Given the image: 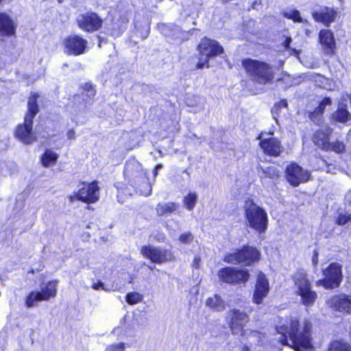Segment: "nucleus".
<instances>
[{"mask_svg":"<svg viewBox=\"0 0 351 351\" xmlns=\"http://www.w3.org/2000/svg\"><path fill=\"white\" fill-rule=\"evenodd\" d=\"M311 323L304 320L301 326L296 317H290L281 322L276 327L280 335L279 342L283 346H289L297 351H313L311 343Z\"/></svg>","mask_w":351,"mask_h":351,"instance_id":"f257e3e1","label":"nucleus"},{"mask_svg":"<svg viewBox=\"0 0 351 351\" xmlns=\"http://www.w3.org/2000/svg\"><path fill=\"white\" fill-rule=\"evenodd\" d=\"M37 93L32 94L27 103L28 111L25 117V121L23 125H19L16 130L15 135L16 138L25 144H30L36 140L32 132L33 119L38 112V106L37 104Z\"/></svg>","mask_w":351,"mask_h":351,"instance_id":"f03ea898","label":"nucleus"},{"mask_svg":"<svg viewBox=\"0 0 351 351\" xmlns=\"http://www.w3.org/2000/svg\"><path fill=\"white\" fill-rule=\"evenodd\" d=\"M244 210L247 226L260 235L265 233L268 226L267 212L252 199L245 202Z\"/></svg>","mask_w":351,"mask_h":351,"instance_id":"7ed1b4c3","label":"nucleus"},{"mask_svg":"<svg viewBox=\"0 0 351 351\" xmlns=\"http://www.w3.org/2000/svg\"><path fill=\"white\" fill-rule=\"evenodd\" d=\"M124 173L126 176H132L130 181L140 195L148 196L152 193V186L148 182L146 172L143 169L142 165L137 161L128 162L125 165Z\"/></svg>","mask_w":351,"mask_h":351,"instance_id":"20e7f679","label":"nucleus"},{"mask_svg":"<svg viewBox=\"0 0 351 351\" xmlns=\"http://www.w3.org/2000/svg\"><path fill=\"white\" fill-rule=\"evenodd\" d=\"M242 65L254 81L266 84L274 78L271 67L267 63L252 59H245Z\"/></svg>","mask_w":351,"mask_h":351,"instance_id":"39448f33","label":"nucleus"},{"mask_svg":"<svg viewBox=\"0 0 351 351\" xmlns=\"http://www.w3.org/2000/svg\"><path fill=\"white\" fill-rule=\"evenodd\" d=\"M297 293L301 297L302 303L307 306H311L317 298V293L311 289L307 274L304 271H300L294 277Z\"/></svg>","mask_w":351,"mask_h":351,"instance_id":"423d86ee","label":"nucleus"},{"mask_svg":"<svg viewBox=\"0 0 351 351\" xmlns=\"http://www.w3.org/2000/svg\"><path fill=\"white\" fill-rule=\"evenodd\" d=\"M260 252L254 247L245 246L242 249L236 250L224 257V261L231 264L244 263L246 265L257 261L260 258Z\"/></svg>","mask_w":351,"mask_h":351,"instance_id":"0eeeda50","label":"nucleus"},{"mask_svg":"<svg viewBox=\"0 0 351 351\" xmlns=\"http://www.w3.org/2000/svg\"><path fill=\"white\" fill-rule=\"evenodd\" d=\"M198 49L202 57L197 64V69L208 66V58L223 52V48L218 42L207 38H203L198 45Z\"/></svg>","mask_w":351,"mask_h":351,"instance_id":"6e6552de","label":"nucleus"},{"mask_svg":"<svg viewBox=\"0 0 351 351\" xmlns=\"http://www.w3.org/2000/svg\"><path fill=\"white\" fill-rule=\"evenodd\" d=\"M57 282L50 281L45 285H42L40 291H31L25 298V306L31 308L37 304L38 302L48 300L56 295Z\"/></svg>","mask_w":351,"mask_h":351,"instance_id":"1a4fd4ad","label":"nucleus"},{"mask_svg":"<svg viewBox=\"0 0 351 351\" xmlns=\"http://www.w3.org/2000/svg\"><path fill=\"white\" fill-rule=\"evenodd\" d=\"M325 278L319 280L318 285L323 286L326 289H335L338 287L342 280L341 266L337 263H331L323 271Z\"/></svg>","mask_w":351,"mask_h":351,"instance_id":"9d476101","label":"nucleus"},{"mask_svg":"<svg viewBox=\"0 0 351 351\" xmlns=\"http://www.w3.org/2000/svg\"><path fill=\"white\" fill-rule=\"evenodd\" d=\"M217 275L220 281L228 284L245 283L250 278L247 270L231 267L219 269Z\"/></svg>","mask_w":351,"mask_h":351,"instance_id":"9b49d317","label":"nucleus"},{"mask_svg":"<svg viewBox=\"0 0 351 351\" xmlns=\"http://www.w3.org/2000/svg\"><path fill=\"white\" fill-rule=\"evenodd\" d=\"M76 22L81 29L87 32L99 30L103 24L102 19L93 12H86L78 14L76 17Z\"/></svg>","mask_w":351,"mask_h":351,"instance_id":"f8f14e48","label":"nucleus"},{"mask_svg":"<svg viewBox=\"0 0 351 351\" xmlns=\"http://www.w3.org/2000/svg\"><path fill=\"white\" fill-rule=\"evenodd\" d=\"M99 188L96 181L84 184L75 195L70 197L71 201L73 202L74 199H77L88 204L95 203L99 197Z\"/></svg>","mask_w":351,"mask_h":351,"instance_id":"ddd939ff","label":"nucleus"},{"mask_svg":"<svg viewBox=\"0 0 351 351\" xmlns=\"http://www.w3.org/2000/svg\"><path fill=\"white\" fill-rule=\"evenodd\" d=\"M285 176L291 185L298 186L302 182L309 180L310 173L298 164L293 162L287 167Z\"/></svg>","mask_w":351,"mask_h":351,"instance_id":"4468645a","label":"nucleus"},{"mask_svg":"<svg viewBox=\"0 0 351 351\" xmlns=\"http://www.w3.org/2000/svg\"><path fill=\"white\" fill-rule=\"evenodd\" d=\"M143 256L149 258L155 263H162L171 260L172 254L171 251L162 247L152 245H144L141 250Z\"/></svg>","mask_w":351,"mask_h":351,"instance_id":"2eb2a0df","label":"nucleus"},{"mask_svg":"<svg viewBox=\"0 0 351 351\" xmlns=\"http://www.w3.org/2000/svg\"><path fill=\"white\" fill-rule=\"evenodd\" d=\"M311 14L315 21L329 27L335 21L337 11L333 8L318 5L313 10Z\"/></svg>","mask_w":351,"mask_h":351,"instance_id":"dca6fc26","label":"nucleus"},{"mask_svg":"<svg viewBox=\"0 0 351 351\" xmlns=\"http://www.w3.org/2000/svg\"><path fill=\"white\" fill-rule=\"evenodd\" d=\"M63 44L65 52L74 56L84 53L87 47L86 40L77 35L68 36L64 40Z\"/></svg>","mask_w":351,"mask_h":351,"instance_id":"f3484780","label":"nucleus"},{"mask_svg":"<svg viewBox=\"0 0 351 351\" xmlns=\"http://www.w3.org/2000/svg\"><path fill=\"white\" fill-rule=\"evenodd\" d=\"M269 291V285L265 275L262 272L257 276L256 283L253 293V302L256 304L263 302L265 298L267 297Z\"/></svg>","mask_w":351,"mask_h":351,"instance_id":"a211bd4d","label":"nucleus"},{"mask_svg":"<svg viewBox=\"0 0 351 351\" xmlns=\"http://www.w3.org/2000/svg\"><path fill=\"white\" fill-rule=\"evenodd\" d=\"M259 145L267 155L277 157L283 152L281 141L275 137L261 139Z\"/></svg>","mask_w":351,"mask_h":351,"instance_id":"6ab92c4d","label":"nucleus"},{"mask_svg":"<svg viewBox=\"0 0 351 351\" xmlns=\"http://www.w3.org/2000/svg\"><path fill=\"white\" fill-rule=\"evenodd\" d=\"M319 40L325 53L331 55L334 53L336 42L334 34L330 29H321L319 33Z\"/></svg>","mask_w":351,"mask_h":351,"instance_id":"aec40b11","label":"nucleus"},{"mask_svg":"<svg viewBox=\"0 0 351 351\" xmlns=\"http://www.w3.org/2000/svg\"><path fill=\"white\" fill-rule=\"evenodd\" d=\"M329 303L336 311L351 313V295L341 294L332 297Z\"/></svg>","mask_w":351,"mask_h":351,"instance_id":"412c9836","label":"nucleus"},{"mask_svg":"<svg viewBox=\"0 0 351 351\" xmlns=\"http://www.w3.org/2000/svg\"><path fill=\"white\" fill-rule=\"evenodd\" d=\"M230 328L234 334H238L241 332L243 326L248 322L247 315L239 310H233L231 313Z\"/></svg>","mask_w":351,"mask_h":351,"instance_id":"4be33fe9","label":"nucleus"},{"mask_svg":"<svg viewBox=\"0 0 351 351\" xmlns=\"http://www.w3.org/2000/svg\"><path fill=\"white\" fill-rule=\"evenodd\" d=\"M348 97L346 94L343 95L341 100L339 101L337 110L332 114L334 121L346 123L350 119V113L348 110L347 104L346 103Z\"/></svg>","mask_w":351,"mask_h":351,"instance_id":"5701e85b","label":"nucleus"},{"mask_svg":"<svg viewBox=\"0 0 351 351\" xmlns=\"http://www.w3.org/2000/svg\"><path fill=\"white\" fill-rule=\"evenodd\" d=\"M332 132V129L327 127L324 130L317 131L313 137L314 143L322 149L329 146V136Z\"/></svg>","mask_w":351,"mask_h":351,"instance_id":"b1692460","label":"nucleus"},{"mask_svg":"<svg viewBox=\"0 0 351 351\" xmlns=\"http://www.w3.org/2000/svg\"><path fill=\"white\" fill-rule=\"evenodd\" d=\"M206 306L215 312H221L226 309V304L218 294L209 297L205 302Z\"/></svg>","mask_w":351,"mask_h":351,"instance_id":"393cba45","label":"nucleus"},{"mask_svg":"<svg viewBox=\"0 0 351 351\" xmlns=\"http://www.w3.org/2000/svg\"><path fill=\"white\" fill-rule=\"evenodd\" d=\"M15 32L13 21L5 14L0 13V34L2 35H12Z\"/></svg>","mask_w":351,"mask_h":351,"instance_id":"a878e982","label":"nucleus"},{"mask_svg":"<svg viewBox=\"0 0 351 351\" xmlns=\"http://www.w3.org/2000/svg\"><path fill=\"white\" fill-rule=\"evenodd\" d=\"M95 95V90L94 89L92 84L86 83L83 87V91L81 96L76 95L74 97V99L77 101L82 99L84 103L83 108H86L87 104L90 103V100L94 97Z\"/></svg>","mask_w":351,"mask_h":351,"instance_id":"bb28decb","label":"nucleus"},{"mask_svg":"<svg viewBox=\"0 0 351 351\" xmlns=\"http://www.w3.org/2000/svg\"><path fill=\"white\" fill-rule=\"evenodd\" d=\"M178 206L175 202L159 203L156 206V213L158 216L169 215L176 211Z\"/></svg>","mask_w":351,"mask_h":351,"instance_id":"cd10ccee","label":"nucleus"},{"mask_svg":"<svg viewBox=\"0 0 351 351\" xmlns=\"http://www.w3.org/2000/svg\"><path fill=\"white\" fill-rule=\"evenodd\" d=\"M58 158V154L51 149H47L41 156V163L45 167L54 165Z\"/></svg>","mask_w":351,"mask_h":351,"instance_id":"c85d7f7f","label":"nucleus"},{"mask_svg":"<svg viewBox=\"0 0 351 351\" xmlns=\"http://www.w3.org/2000/svg\"><path fill=\"white\" fill-rule=\"evenodd\" d=\"M158 28L166 37H174L179 32L180 28L174 24H159Z\"/></svg>","mask_w":351,"mask_h":351,"instance_id":"c756f323","label":"nucleus"},{"mask_svg":"<svg viewBox=\"0 0 351 351\" xmlns=\"http://www.w3.org/2000/svg\"><path fill=\"white\" fill-rule=\"evenodd\" d=\"M283 16L292 20L295 23H306L307 21L303 19L300 16V12L295 9H287L282 12Z\"/></svg>","mask_w":351,"mask_h":351,"instance_id":"7c9ffc66","label":"nucleus"},{"mask_svg":"<svg viewBox=\"0 0 351 351\" xmlns=\"http://www.w3.org/2000/svg\"><path fill=\"white\" fill-rule=\"evenodd\" d=\"M197 198L198 195L196 192H190L184 197L183 202L187 210H193L196 205Z\"/></svg>","mask_w":351,"mask_h":351,"instance_id":"2f4dec72","label":"nucleus"},{"mask_svg":"<svg viewBox=\"0 0 351 351\" xmlns=\"http://www.w3.org/2000/svg\"><path fill=\"white\" fill-rule=\"evenodd\" d=\"M330 351H351V346L341 341H335L330 345Z\"/></svg>","mask_w":351,"mask_h":351,"instance_id":"473e14b6","label":"nucleus"},{"mask_svg":"<svg viewBox=\"0 0 351 351\" xmlns=\"http://www.w3.org/2000/svg\"><path fill=\"white\" fill-rule=\"evenodd\" d=\"M143 300V295L138 292L133 291L128 293L125 296L126 302L130 304H136Z\"/></svg>","mask_w":351,"mask_h":351,"instance_id":"72a5a7b5","label":"nucleus"},{"mask_svg":"<svg viewBox=\"0 0 351 351\" xmlns=\"http://www.w3.org/2000/svg\"><path fill=\"white\" fill-rule=\"evenodd\" d=\"M324 150H332L336 153H341L345 150V145L339 141H335L334 143H329V146L325 148Z\"/></svg>","mask_w":351,"mask_h":351,"instance_id":"f704fd0d","label":"nucleus"},{"mask_svg":"<svg viewBox=\"0 0 351 351\" xmlns=\"http://www.w3.org/2000/svg\"><path fill=\"white\" fill-rule=\"evenodd\" d=\"M331 104L332 100L330 97H326L322 99L319 106L315 110H317V112H318V113H321L323 115L326 107L327 106L331 105Z\"/></svg>","mask_w":351,"mask_h":351,"instance_id":"c9c22d12","label":"nucleus"},{"mask_svg":"<svg viewBox=\"0 0 351 351\" xmlns=\"http://www.w3.org/2000/svg\"><path fill=\"white\" fill-rule=\"evenodd\" d=\"M348 222H351V215L350 214H339L336 219V223L342 226Z\"/></svg>","mask_w":351,"mask_h":351,"instance_id":"e433bc0d","label":"nucleus"},{"mask_svg":"<svg viewBox=\"0 0 351 351\" xmlns=\"http://www.w3.org/2000/svg\"><path fill=\"white\" fill-rule=\"evenodd\" d=\"M193 239L194 237L191 232H185L180 236L179 241L182 244H190Z\"/></svg>","mask_w":351,"mask_h":351,"instance_id":"4c0bfd02","label":"nucleus"},{"mask_svg":"<svg viewBox=\"0 0 351 351\" xmlns=\"http://www.w3.org/2000/svg\"><path fill=\"white\" fill-rule=\"evenodd\" d=\"M124 343H117L111 344L106 347L105 351H125Z\"/></svg>","mask_w":351,"mask_h":351,"instance_id":"58836bf2","label":"nucleus"},{"mask_svg":"<svg viewBox=\"0 0 351 351\" xmlns=\"http://www.w3.org/2000/svg\"><path fill=\"white\" fill-rule=\"evenodd\" d=\"M317 110H315L313 112L310 113V119L315 123L316 125H319L322 122L323 115L321 113H316Z\"/></svg>","mask_w":351,"mask_h":351,"instance_id":"ea45409f","label":"nucleus"},{"mask_svg":"<svg viewBox=\"0 0 351 351\" xmlns=\"http://www.w3.org/2000/svg\"><path fill=\"white\" fill-rule=\"evenodd\" d=\"M263 173H265V177L274 178L277 175L276 172V169L274 167H269L266 169H262Z\"/></svg>","mask_w":351,"mask_h":351,"instance_id":"a19ab883","label":"nucleus"},{"mask_svg":"<svg viewBox=\"0 0 351 351\" xmlns=\"http://www.w3.org/2000/svg\"><path fill=\"white\" fill-rule=\"evenodd\" d=\"M92 288L95 290H104L106 291H110V289H107L105 285L100 280H98L97 282H95L92 285Z\"/></svg>","mask_w":351,"mask_h":351,"instance_id":"79ce46f5","label":"nucleus"},{"mask_svg":"<svg viewBox=\"0 0 351 351\" xmlns=\"http://www.w3.org/2000/svg\"><path fill=\"white\" fill-rule=\"evenodd\" d=\"M128 20L126 19L125 21H123V24L119 27V31L117 30H112L111 32V35L114 37H118L120 36L121 33L126 28V23H128Z\"/></svg>","mask_w":351,"mask_h":351,"instance_id":"37998d69","label":"nucleus"},{"mask_svg":"<svg viewBox=\"0 0 351 351\" xmlns=\"http://www.w3.org/2000/svg\"><path fill=\"white\" fill-rule=\"evenodd\" d=\"M291 40L292 39L291 37H287L285 41L282 43V45L286 49H290V44L291 43Z\"/></svg>","mask_w":351,"mask_h":351,"instance_id":"c03bdc74","label":"nucleus"},{"mask_svg":"<svg viewBox=\"0 0 351 351\" xmlns=\"http://www.w3.org/2000/svg\"><path fill=\"white\" fill-rule=\"evenodd\" d=\"M312 263L314 266H316L318 263V254L315 251L312 258Z\"/></svg>","mask_w":351,"mask_h":351,"instance_id":"a18cd8bd","label":"nucleus"},{"mask_svg":"<svg viewBox=\"0 0 351 351\" xmlns=\"http://www.w3.org/2000/svg\"><path fill=\"white\" fill-rule=\"evenodd\" d=\"M75 132L73 130H70L67 132V137L69 139H74L75 138Z\"/></svg>","mask_w":351,"mask_h":351,"instance_id":"49530a36","label":"nucleus"},{"mask_svg":"<svg viewBox=\"0 0 351 351\" xmlns=\"http://www.w3.org/2000/svg\"><path fill=\"white\" fill-rule=\"evenodd\" d=\"M199 262L200 258L198 256H195L193 260V267L196 269L198 268Z\"/></svg>","mask_w":351,"mask_h":351,"instance_id":"de8ad7c7","label":"nucleus"},{"mask_svg":"<svg viewBox=\"0 0 351 351\" xmlns=\"http://www.w3.org/2000/svg\"><path fill=\"white\" fill-rule=\"evenodd\" d=\"M278 106H279V107L287 108L288 106V104H287V101L285 99H284L279 102Z\"/></svg>","mask_w":351,"mask_h":351,"instance_id":"09e8293b","label":"nucleus"},{"mask_svg":"<svg viewBox=\"0 0 351 351\" xmlns=\"http://www.w3.org/2000/svg\"><path fill=\"white\" fill-rule=\"evenodd\" d=\"M346 199L351 203V190L346 194Z\"/></svg>","mask_w":351,"mask_h":351,"instance_id":"8fccbe9b","label":"nucleus"},{"mask_svg":"<svg viewBox=\"0 0 351 351\" xmlns=\"http://www.w3.org/2000/svg\"><path fill=\"white\" fill-rule=\"evenodd\" d=\"M242 351H250V348L247 346L244 345L242 348Z\"/></svg>","mask_w":351,"mask_h":351,"instance_id":"3c124183","label":"nucleus"},{"mask_svg":"<svg viewBox=\"0 0 351 351\" xmlns=\"http://www.w3.org/2000/svg\"><path fill=\"white\" fill-rule=\"evenodd\" d=\"M162 168V165H161V164H158V165H157L156 166L155 169L158 170V171H159V170H160Z\"/></svg>","mask_w":351,"mask_h":351,"instance_id":"603ef678","label":"nucleus"},{"mask_svg":"<svg viewBox=\"0 0 351 351\" xmlns=\"http://www.w3.org/2000/svg\"><path fill=\"white\" fill-rule=\"evenodd\" d=\"M164 238H165L164 234H161V235L159 237V238L158 239V241H162V240H163V239H164Z\"/></svg>","mask_w":351,"mask_h":351,"instance_id":"864d4df0","label":"nucleus"},{"mask_svg":"<svg viewBox=\"0 0 351 351\" xmlns=\"http://www.w3.org/2000/svg\"><path fill=\"white\" fill-rule=\"evenodd\" d=\"M158 170L154 169V172H153L154 177H156L158 175Z\"/></svg>","mask_w":351,"mask_h":351,"instance_id":"5fc2aeb1","label":"nucleus"},{"mask_svg":"<svg viewBox=\"0 0 351 351\" xmlns=\"http://www.w3.org/2000/svg\"><path fill=\"white\" fill-rule=\"evenodd\" d=\"M291 50L293 51V53H298V51L295 49H291Z\"/></svg>","mask_w":351,"mask_h":351,"instance_id":"6e6d98bb","label":"nucleus"},{"mask_svg":"<svg viewBox=\"0 0 351 351\" xmlns=\"http://www.w3.org/2000/svg\"><path fill=\"white\" fill-rule=\"evenodd\" d=\"M59 3H62L64 0H58Z\"/></svg>","mask_w":351,"mask_h":351,"instance_id":"4d7b16f0","label":"nucleus"},{"mask_svg":"<svg viewBox=\"0 0 351 351\" xmlns=\"http://www.w3.org/2000/svg\"><path fill=\"white\" fill-rule=\"evenodd\" d=\"M149 269H154V267H149Z\"/></svg>","mask_w":351,"mask_h":351,"instance_id":"13d9d810","label":"nucleus"},{"mask_svg":"<svg viewBox=\"0 0 351 351\" xmlns=\"http://www.w3.org/2000/svg\"><path fill=\"white\" fill-rule=\"evenodd\" d=\"M0 351H3L2 347L0 348Z\"/></svg>","mask_w":351,"mask_h":351,"instance_id":"bf43d9fd","label":"nucleus"},{"mask_svg":"<svg viewBox=\"0 0 351 351\" xmlns=\"http://www.w3.org/2000/svg\"><path fill=\"white\" fill-rule=\"evenodd\" d=\"M3 1V0H0V3H1V1Z\"/></svg>","mask_w":351,"mask_h":351,"instance_id":"052dcab7","label":"nucleus"}]
</instances>
